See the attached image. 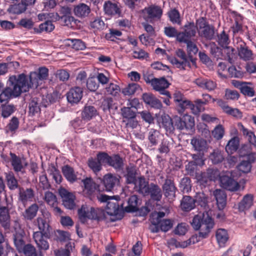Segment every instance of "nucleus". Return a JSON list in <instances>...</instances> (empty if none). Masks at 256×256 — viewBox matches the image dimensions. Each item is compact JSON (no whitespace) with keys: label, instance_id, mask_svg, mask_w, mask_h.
Here are the masks:
<instances>
[{"label":"nucleus","instance_id":"f257e3e1","mask_svg":"<svg viewBox=\"0 0 256 256\" xmlns=\"http://www.w3.org/2000/svg\"><path fill=\"white\" fill-rule=\"evenodd\" d=\"M48 76V70L40 67L36 72H31L29 76L30 82L26 76L21 74L9 78L8 86L5 88L0 94V102H8L10 99L20 96L22 93L28 92L30 88H37L42 82Z\"/></svg>","mask_w":256,"mask_h":256},{"label":"nucleus","instance_id":"f03ea898","mask_svg":"<svg viewBox=\"0 0 256 256\" xmlns=\"http://www.w3.org/2000/svg\"><path fill=\"white\" fill-rule=\"evenodd\" d=\"M192 225L196 230H200L199 236L206 238L214 228V222L208 212L204 213L201 216L196 215L193 218Z\"/></svg>","mask_w":256,"mask_h":256},{"label":"nucleus","instance_id":"7ed1b4c3","mask_svg":"<svg viewBox=\"0 0 256 256\" xmlns=\"http://www.w3.org/2000/svg\"><path fill=\"white\" fill-rule=\"evenodd\" d=\"M78 213L79 220L82 224L86 222L88 220L100 221L104 218L102 210L88 204L82 205L78 210Z\"/></svg>","mask_w":256,"mask_h":256},{"label":"nucleus","instance_id":"20e7f679","mask_svg":"<svg viewBox=\"0 0 256 256\" xmlns=\"http://www.w3.org/2000/svg\"><path fill=\"white\" fill-rule=\"evenodd\" d=\"M196 30L200 36L207 40H212L214 38V31L213 26L210 25L204 18H200L196 20Z\"/></svg>","mask_w":256,"mask_h":256},{"label":"nucleus","instance_id":"39448f33","mask_svg":"<svg viewBox=\"0 0 256 256\" xmlns=\"http://www.w3.org/2000/svg\"><path fill=\"white\" fill-rule=\"evenodd\" d=\"M41 215L39 216L35 220V224L38 226L41 233L50 234L52 228L50 225L51 214L46 210H41Z\"/></svg>","mask_w":256,"mask_h":256},{"label":"nucleus","instance_id":"423d86ee","mask_svg":"<svg viewBox=\"0 0 256 256\" xmlns=\"http://www.w3.org/2000/svg\"><path fill=\"white\" fill-rule=\"evenodd\" d=\"M171 64L180 70H186V67H190V60L186 52L182 49L176 51V56L170 59Z\"/></svg>","mask_w":256,"mask_h":256},{"label":"nucleus","instance_id":"0eeeda50","mask_svg":"<svg viewBox=\"0 0 256 256\" xmlns=\"http://www.w3.org/2000/svg\"><path fill=\"white\" fill-rule=\"evenodd\" d=\"M103 152V156L101 159L104 162V164L112 167L117 170H122L124 167L122 158L118 154L109 156L105 152Z\"/></svg>","mask_w":256,"mask_h":256},{"label":"nucleus","instance_id":"6e6552de","mask_svg":"<svg viewBox=\"0 0 256 256\" xmlns=\"http://www.w3.org/2000/svg\"><path fill=\"white\" fill-rule=\"evenodd\" d=\"M196 25L195 26L194 22H188L184 26V31L179 32L177 40L178 42H187L191 40L192 38L196 35Z\"/></svg>","mask_w":256,"mask_h":256},{"label":"nucleus","instance_id":"1a4fd4ad","mask_svg":"<svg viewBox=\"0 0 256 256\" xmlns=\"http://www.w3.org/2000/svg\"><path fill=\"white\" fill-rule=\"evenodd\" d=\"M58 193L62 199V204L68 209L72 210L76 206V196L64 188H60Z\"/></svg>","mask_w":256,"mask_h":256},{"label":"nucleus","instance_id":"9d476101","mask_svg":"<svg viewBox=\"0 0 256 256\" xmlns=\"http://www.w3.org/2000/svg\"><path fill=\"white\" fill-rule=\"evenodd\" d=\"M50 236V234L34 232L32 237L39 251H46L49 249L50 244L48 238Z\"/></svg>","mask_w":256,"mask_h":256},{"label":"nucleus","instance_id":"9b49d317","mask_svg":"<svg viewBox=\"0 0 256 256\" xmlns=\"http://www.w3.org/2000/svg\"><path fill=\"white\" fill-rule=\"evenodd\" d=\"M170 83L164 78H152V86L156 91L159 92L161 94L170 96V92L166 89L169 86Z\"/></svg>","mask_w":256,"mask_h":256},{"label":"nucleus","instance_id":"f8f14e48","mask_svg":"<svg viewBox=\"0 0 256 256\" xmlns=\"http://www.w3.org/2000/svg\"><path fill=\"white\" fill-rule=\"evenodd\" d=\"M103 152H99L96 158H90L88 161V167L96 174L102 170V164L105 165L104 162L101 160Z\"/></svg>","mask_w":256,"mask_h":256},{"label":"nucleus","instance_id":"ddd939ff","mask_svg":"<svg viewBox=\"0 0 256 256\" xmlns=\"http://www.w3.org/2000/svg\"><path fill=\"white\" fill-rule=\"evenodd\" d=\"M83 96V89L75 86L70 90L66 94L68 101L71 104H76L81 100Z\"/></svg>","mask_w":256,"mask_h":256},{"label":"nucleus","instance_id":"4468645a","mask_svg":"<svg viewBox=\"0 0 256 256\" xmlns=\"http://www.w3.org/2000/svg\"><path fill=\"white\" fill-rule=\"evenodd\" d=\"M194 82L200 88L208 91L214 90L217 86L215 82L203 77H200L195 79Z\"/></svg>","mask_w":256,"mask_h":256},{"label":"nucleus","instance_id":"2eb2a0df","mask_svg":"<svg viewBox=\"0 0 256 256\" xmlns=\"http://www.w3.org/2000/svg\"><path fill=\"white\" fill-rule=\"evenodd\" d=\"M11 164L16 172H22L28 165L26 159L24 157H20L16 154L10 152Z\"/></svg>","mask_w":256,"mask_h":256},{"label":"nucleus","instance_id":"dca6fc26","mask_svg":"<svg viewBox=\"0 0 256 256\" xmlns=\"http://www.w3.org/2000/svg\"><path fill=\"white\" fill-rule=\"evenodd\" d=\"M119 182V178L116 175L108 174L104 176L103 184L108 192H111L116 186L118 185Z\"/></svg>","mask_w":256,"mask_h":256},{"label":"nucleus","instance_id":"f3484780","mask_svg":"<svg viewBox=\"0 0 256 256\" xmlns=\"http://www.w3.org/2000/svg\"><path fill=\"white\" fill-rule=\"evenodd\" d=\"M222 186L230 191H236L240 188L238 183L232 178L228 176H222L220 178Z\"/></svg>","mask_w":256,"mask_h":256},{"label":"nucleus","instance_id":"a211bd4d","mask_svg":"<svg viewBox=\"0 0 256 256\" xmlns=\"http://www.w3.org/2000/svg\"><path fill=\"white\" fill-rule=\"evenodd\" d=\"M192 148L196 152L202 153L206 152L208 145L206 140L200 137L193 138L190 141Z\"/></svg>","mask_w":256,"mask_h":256},{"label":"nucleus","instance_id":"6ab92c4d","mask_svg":"<svg viewBox=\"0 0 256 256\" xmlns=\"http://www.w3.org/2000/svg\"><path fill=\"white\" fill-rule=\"evenodd\" d=\"M142 98L146 104L154 108L160 109L162 108V105L161 102L151 93H144Z\"/></svg>","mask_w":256,"mask_h":256},{"label":"nucleus","instance_id":"aec40b11","mask_svg":"<svg viewBox=\"0 0 256 256\" xmlns=\"http://www.w3.org/2000/svg\"><path fill=\"white\" fill-rule=\"evenodd\" d=\"M164 194L170 199L175 197L176 188L174 181L170 179H166L162 186Z\"/></svg>","mask_w":256,"mask_h":256},{"label":"nucleus","instance_id":"412c9836","mask_svg":"<svg viewBox=\"0 0 256 256\" xmlns=\"http://www.w3.org/2000/svg\"><path fill=\"white\" fill-rule=\"evenodd\" d=\"M84 188L83 192L86 196L90 198L96 190V184L90 178H87L82 180Z\"/></svg>","mask_w":256,"mask_h":256},{"label":"nucleus","instance_id":"4be33fe9","mask_svg":"<svg viewBox=\"0 0 256 256\" xmlns=\"http://www.w3.org/2000/svg\"><path fill=\"white\" fill-rule=\"evenodd\" d=\"M34 196V190L31 188H20L19 192V200L26 204L28 202L32 201Z\"/></svg>","mask_w":256,"mask_h":256},{"label":"nucleus","instance_id":"5701e85b","mask_svg":"<svg viewBox=\"0 0 256 256\" xmlns=\"http://www.w3.org/2000/svg\"><path fill=\"white\" fill-rule=\"evenodd\" d=\"M214 195L216 201L218 208L223 210L226 204V195L224 191L220 190H216L214 192Z\"/></svg>","mask_w":256,"mask_h":256},{"label":"nucleus","instance_id":"b1692460","mask_svg":"<svg viewBox=\"0 0 256 256\" xmlns=\"http://www.w3.org/2000/svg\"><path fill=\"white\" fill-rule=\"evenodd\" d=\"M0 223L6 230L10 228V216L8 210L6 206L0 208Z\"/></svg>","mask_w":256,"mask_h":256},{"label":"nucleus","instance_id":"393cba45","mask_svg":"<svg viewBox=\"0 0 256 256\" xmlns=\"http://www.w3.org/2000/svg\"><path fill=\"white\" fill-rule=\"evenodd\" d=\"M238 128L242 132L243 135L247 138L249 142L256 148V136L254 133L246 128L241 122L238 124Z\"/></svg>","mask_w":256,"mask_h":256},{"label":"nucleus","instance_id":"a878e982","mask_svg":"<svg viewBox=\"0 0 256 256\" xmlns=\"http://www.w3.org/2000/svg\"><path fill=\"white\" fill-rule=\"evenodd\" d=\"M253 199V196L251 194H247L244 196L238 204L239 211L244 212L249 209L252 205Z\"/></svg>","mask_w":256,"mask_h":256},{"label":"nucleus","instance_id":"bb28decb","mask_svg":"<svg viewBox=\"0 0 256 256\" xmlns=\"http://www.w3.org/2000/svg\"><path fill=\"white\" fill-rule=\"evenodd\" d=\"M38 206L36 204H33L26 208L23 212L22 216L26 220H31L36 216Z\"/></svg>","mask_w":256,"mask_h":256},{"label":"nucleus","instance_id":"cd10ccee","mask_svg":"<svg viewBox=\"0 0 256 256\" xmlns=\"http://www.w3.org/2000/svg\"><path fill=\"white\" fill-rule=\"evenodd\" d=\"M90 12V7L84 4L76 6L74 10V14L79 18H84L88 15Z\"/></svg>","mask_w":256,"mask_h":256},{"label":"nucleus","instance_id":"c85d7f7f","mask_svg":"<svg viewBox=\"0 0 256 256\" xmlns=\"http://www.w3.org/2000/svg\"><path fill=\"white\" fill-rule=\"evenodd\" d=\"M148 194H150L152 200L157 202L160 200L162 198L160 188L158 185L154 184H151L150 186Z\"/></svg>","mask_w":256,"mask_h":256},{"label":"nucleus","instance_id":"c756f323","mask_svg":"<svg viewBox=\"0 0 256 256\" xmlns=\"http://www.w3.org/2000/svg\"><path fill=\"white\" fill-rule=\"evenodd\" d=\"M135 184L138 186V191L140 193L144 196L148 194L150 186L148 184V182L146 181L144 177L139 178Z\"/></svg>","mask_w":256,"mask_h":256},{"label":"nucleus","instance_id":"7c9ffc66","mask_svg":"<svg viewBox=\"0 0 256 256\" xmlns=\"http://www.w3.org/2000/svg\"><path fill=\"white\" fill-rule=\"evenodd\" d=\"M180 206L182 210L186 212L190 211L195 207L194 199L190 196H184L182 199Z\"/></svg>","mask_w":256,"mask_h":256},{"label":"nucleus","instance_id":"2f4dec72","mask_svg":"<svg viewBox=\"0 0 256 256\" xmlns=\"http://www.w3.org/2000/svg\"><path fill=\"white\" fill-rule=\"evenodd\" d=\"M62 172L66 178L70 182H74L77 180L76 176L72 168L68 165L64 166Z\"/></svg>","mask_w":256,"mask_h":256},{"label":"nucleus","instance_id":"473e14b6","mask_svg":"<svg viewBox=\"0 0 256 256\" xmlns=\"http://www.w3.org/2000/svg\"><path fill=\"white\" fill-rule=\"evenodd\" d=\"M216 238L219 246H224L225 244L228 240V235L227 231L224 229H218L216 232Z\"/></svg>","mask_w":256,"mask_h":256},{"label":"nucleus","instance_id":"72a5a7b5","mask_svg":"<svg viewBox=\"0 0 256 256\" xmlns=\"http://www.w3.org/2000/svg\"><path fill=\"white\" fill-rule=\"evenodd\" d=\"M97 114V111L93 106H86L82 112V116L83 120H90Z\"/></svg>","mask_w":256,"mask_h":256},{"label":"nucleus","instance_id":"f704fd0d","mask_svg":"<svg viewBox=\"0 0 256 256\" xmlns=\"http://www.w3.org/2000/svg\"><path fill=\"white\" fill-rule=\"evenodd\" d=\"M22 232H16L14 235V245L19 252H22L24 248L25 242L24 240V235Z\"/></svg>","mask_w":256,"mask_h":256},{"label":"nucleus","instance_id":"c9c22d12","mask_svg":"<svg viewBox=\"0 0 256 256\" xmlns=\"http://www.w3.org/2000/svg\"><path fill=\"white\" fill-rule=\"evenodd\" d=\"M138 90H142L139 84L136 83H131L123 88L121 92L124 96H130L134 94Z\"/></svg>","mask_w":256,"mask_h":256},{"label":"nucleus","instance_id":"e433bc0d","mask_svg":"<svg viewBox=\"0 0 256 256\" xmlns=\"http://www.w3.org/2000/svg\"><path fill=\"white\" fill-rule=\"evenodd\" d=\"M6 180L8 186L10 190H14L18 187V182L12 172L5 173Z\"/></svg>","mask_w":256,"mask_h":256},{"label":"nucleus","instance_id":"4c0bfd02","mask_svg":"<svg viewBox=\"0 0 256 256\" xmlns=\"http://www.w3.org/2000/svg\"><path fill=\"white\" fill-rule=\"evenodd\" d=\"M161 136L162 135L158 130L151 128L148 131V138L152 146H156L158 144Z\"/></svg>","mask_w":256,"mask_h":256},{"label":"nucleus","instance_id":"58836bf2","mask_svg":"<svg viewBox=\"0 0 256 256\" xmlns=\"http://www.w3.org/2000/svg\"><path fill=\"white\" fill-rule=\"evenodd\" d=\"M239 146V138L234 136L228 142L226 146V150L228 154H232L238 148Z\"/></svg>","mask_w":256,"mask_h":256},{"label":"nucleus","instance_id":"ea45409f","mask_svg":"<svg viewBox=\"0 0 256 256\" xmlns=\"http://www.w3.org/2000/svg\"><path fill=\"white\" fill-rule=\"evenodd\" d=\"M209 158L213 164H218L222 162L224 157L221 150L215 149L210 154Z\"/></svg>","mask_w":256,"mask_h":256},{"label":"nucleus","instance_id":"a19ab883","mask_svg":"<svg viewBox=\"0 0 256 256\" xmlns=\"http://www.w3.org/2000/svg\"><path fill=\"white\" fill-rule=\"evenodd\" d=\"M104 8L106 14L108 15H114L120 13L117 5L110 2H106Z\"/></svg>","mask_w":256,"mask_h":256},{"label":"nucleus","instance_id":"79ce46f5","mask_svg":"<svg viewBox=\"0 0 256 256\" xmlns=\"http://www.w3.org/2000/svg\"><path fill=\"white\" fill-rule=\"evenodd\" d=\"M106 210L108 214L116 216L120 211L119 205L117 202H108Z\"/></svg>","mask_w":256,"mask_h":256},{"label":"nucleus","instance_id":"37998d69","mask_svg":"<svg viewBox=\"0 0 256 256\" xmlns=\"http://www.w3.org/2000/svg\"><path fill=\"white\" fill-rule=\"evenodd\" d=\"M22 252L26 256H44L41 251L37 252L34 246L31 244H26Z\"/></svg>","mask_w":256,"mask_h":256},{"label":"nucleus","instance_id":"c03bdc74","mask_svg":"<svg viewBox=\"0 0 256 256\" xmlns=\"http://www.w3.org/2000/svg\"><path fill=\"white\" fill-rule=\"evenodd\" d=\"M126 182L127 184H136V170L134 167L128 168H126V174L125 175Z\"/></svg>","mask_w":256,"mask_h":256},{"label":"nucleus","instance_id":"a18cd8bd","mask_svg":"<svg viewBox=\"0 0 256 256\" xmlns=\"http://www.w3.org/2000/svg\"><path fill=\"white\" fill-rule=\"evenodd\" d=\"M138 198L136 196H132L128 199V205L126 210L128 212H134L138 210Z\"/></svg>","mask_w":256,"mask_h":256},{"label":"nucleus","instance_id":"49530a36","mask_svg":"<svg viewBox=\"0 0 256 256\" xmlns=\"http://www.w3.org/2000/svg\"><path fill=\"white\" fill-rule=\"evenodd\" d=\"M120 92V89L118 85L114 83H110L106 87L104 94L106 95L116 96Z\"/></svg>","mask_w":256,"mask_h":256},{"label":"nucleus","instance_id":"de8ad7c7","mask_svg":"<svg viewBox=\"0 0 256 256\" xmlns=\"http://www.w3.org/2000/svg\"><path fill=\"white\" fill-rule=\"evenodd\" d=\"M161 126L167 131H172L174 130L173 122L168 115H162L160 118Z\"/></svg>","mask_w":256,"mask_h":256},{"label":"nucleus","instance_id":"09e8293b","mask_svg":"<svg viewBox=\"0 0 256 256\" xmlns=\"http://www.w3.org/2000/svg\"><path fill=\"white\" fill-rule=\"evenodd\" d=\"M150 18H160L162 14V10L158 6H152L146 8Z\"/></svg>","mask_w":256,"mask_h":256},{"label":"nucleus","instance_id":"8fccbe9b","mask_svg":"<svg viewBox=\"0 0 256 256\" xmlns=\"http://www.w3.org/2000/svg\"><path fill=\"white\" fill-rule=\"evenodd\" d=\"M252 52L247 46L240 45L238 50V55L240 58L245 60H250L252 58Z\"/></svg>","mask_w":256,"mask_h":256},{"label":"nucleus","instance_id":"3c124183","mask_svg":"<svg viewBox=\"0 0 256 256\" xmlns=\"http://www.w3.org/2000/svg\"><path fill=\"white\" fill-rule=\"evenodd\" d=\"M44 199L46 204L50 206H55L58 205L56 196L52 192H46L44 194Z\"/></svg>","mask_w":256,"mask_h":256},{"label":"nucleus","instance_id":"603ef678","mask_svg":"<svg viewBox=\"0 0 256 256\" xmlns=\"http://www.w3.org/2000/svg\"><path fill=\"white\" fill-rule=\"evenodd\" d=\"M90 26L94 32L100 30L104 28V23L100 18L98 17L90 22Z\"/></svg>","mask_w":256,"mask_h":256},{"label":"nucleus","instance_id":"864d4df0","mask_svg":"<svg viewBox=\"0 0 256 256\" xmlns=\"http://www.w3.org/2000/svg\"><path fill=\"white\" fill-rule=\"evenodd\" d=\"M194 200L198 205L206 208L208 204V197L204 192H198L196 194Z\"/></svg>","mask_w":256,"mask_h":256},{"label":"nucleus","instance_id":"5fc2aeb1","mask_svg":"<svg viewBox=\"0 0 256 256\" xmlns=\"http://www.w3.org/2000/svg\"><path fill=\"white\" fill-rule=\"evenodd\" d=\"M190 178L184 177L181 180L180 188L183 193H188L191 190L192 185Z\"/></svg>","mask_w":256,"mask_h":256},{"label":"nucleus","instance_id":"6e6d98bb","mask_svg":"<svg viewBox=\"0 0 256 256\" xmlns=\"http://www.w3.org/2000/svg\"><path fill=\"white\" fill-rule=\"evenodd\" d=\"M16 110V108L13 104L3 105L2 106V116L4 118H7Z\"/></svg>","mask_w":256,"mask_h":256},{"label":"nucleus","instance_id":"4d7b16f0","mask_svg":"<svg viewBox=\"0 0 256 256\" xmlns=\"http://www.w3.org/2000/svg\"><path fill=\"white\" fill-rule=\"evenodd\" d=\"M224 132L225 130L224 126L222 124H218L212 130V134L215 139L220 140L223 138Z\"/></svg>","mask_w":256,"mask_h":256},{"label":"nucleus","instance_id":"13d9d810","mask_svg":"<svg viewBox=\"0 0 256 256\" xmlns=\"http://www.w3.org/2000/svg\"><path fill=\"white\" fill-rule=\"evenodd\" d=\"M132 57L136 59L144 60L148 58V54L142 48H135L132 50Z\"/></svg>","mask_w":256,"mask_h":256},{"label":"nucleus","instance_id":"bf43d9fd","mask_svg":"<svg viewBox=\"0 0 256 256\" xmlns=\"http://www.w3.org/2000/svg\"><path fill=\"white\" fill-rule=\"evenodd\" d=\"M182 42L186 44L187 52L190 57L192 56V54H196L198 53V49L196 45L191 40Z\"/></svg>","mask_w":256,"mask_h":256},{"label":"nucleus","instance_id":"052dcab7","mask_svg":"<svg viewBox=\"0 0 256 256\" xmlns=\"http://www.w3.org/2000/svg\"><path fill=\"white\" fill-rule=\"evenodd\" d=\"M30 112L32 115L40 111V104L36 98H32L29 104Z\"/></svg>","mask_w":256,"mask_h":256},{"label":"nucleus","instance_id":"680f3d73","mask_svg":"<svg viewBox=\"0 0 256 256\" xmlns=\"http://www.w3.org/2000/svg\"><path fill=\"white\" fill-rule=\"evenodd\" d=\"M194 102V104L191 102L190 108L192 114L197 115L204 110L203 104L201 103L198 102L197 100H195Z\"/></svg>","mask_w":256,"mask_h":256},{"label":"nucleus","instance_id":"e2e57ef3","mask_svg":"<svg viewBox=\"0 0 256 256\" xmlns=\"http://www.w3.org/2000/svg\"><path fill=\"white\" fill-rule=\"evenodd\" d=\"M54 28V26L50 20H47L39 26L40 32H51Z\"/></svg>","mask_w":256,"mask_h":256},{"label":"nucleus","instance_id":"0e129e2a","mask_svg":"<svg viewBox=\"0 0 256 256\" xmlns=\"http://www.w3.org/2000/svg\"><path fill=\"white\" fill-rule=\"evenodd\" d=\"M170 142L167 140L164 139L160 144L158 151L160 154H166L169 152L170 150Z\"/></svg>","mask_w":256,"mask_h":256},{"label":"nucleus","instance_id":"69168bd1","mask_svg":"<svg viewBox=\"0 0 256 256\" xmlns=\"http://www.w3.org/2000/svg\"><path fill=\"white\" fill-rule=\"evenodd\" d=\"M122 116L128 119L134 118L136 117V112L131 110V108L127 106L121 109Z\"/></svg>","mask_w":256,"mask_h":256},{"label":"nucleus","instance_id":"338daca9","mask_svg":"<svg viewBox=\"0 0 256 256\" xmlns=\"http://www.w3.org/2000/svg\"><path fill=\"white\" fill-rule=\"evenodd\" d=\"M218 42L220 46L222 47L226 46L229 44L228 36L226 34L224 30L218 35Z\"/></svg>","mask_w":256,"mask_h":256},{"label":"nucleus","instance_id":"774afa93","mask_svg":"<svg viewBox=\"0 0 256 256\" xmlns=\"http://www.w3.org/2000/svg\"><path fill=\"white\" fill-rule=\"evenodd\" d=\"M56 234L57 240L60 242H66L70 240V234L67 232L57 230Z\"/></svg>","mask_w":256,"mask_h":256}]
</instances>
